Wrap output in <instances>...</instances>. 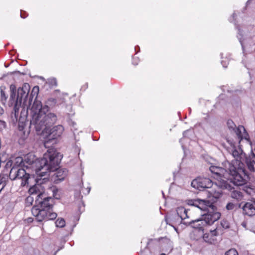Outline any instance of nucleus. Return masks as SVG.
I'll return each mask as SVG.
<instances>
[{"mask_svg":"<svg viewBox=\"0 0 255 255\" xmlns=\"http://www.w3.org/2000/svg\"><path fill=\"white\" fill-rule=\"evenodd\" d=\"M29 90V85L25 83L22 87H19L17 89L16 96V87L14 85H10L9 105V106L13 107V112L11 113V118L13 122L17 121L19 109L22 104L27 107L29 110L31 108L33 104H32V99L34 96H37L38 87H34L30 95L28 97Z\"/></svg>","mask_w":255,"mask_h":255,"instance_id":"nucleus-5","label":"nucleus"},{"mask_svg":"<svg viewBox=\"0 0 255 255\" xmlns=\"http://www.w3.org/2000/svg\"><path fill=\"white\" fill-rule=\"evenodd\" d=\"M6 96L5 94V93L2 90H1L0 91V99H1V101L4 103L5 101H6Z\"/></svg>","mask_w":255,"mask_h":255,"instance_id":"nucleus-27","label":"nucleus"},{"mask_svg":"<svg viewBox=\"0 0 255 255\" xmlns=\"http://www.w3.org/2000/svg\"><path fill=\"white\" fill-rule=\"evenodd\" d=\"M228 63H229L228 60H227L226 61L222 60V61H221V63H222L223 66L225 68H226L227 67Z\"/></svg>","mask_w":255,"mask_h":255,"instance_id":"nucleus-30","label":"nucleus"},{"mask_svg":"<svg viewBox=\"0 0 255 255\" xmlns=\"http://www.w3.org/2000/svg\"><path fill=\"white\" fill-rule=\"evenodd\" d=\"M243 213L249 216L255 215V200L246 203L243 206Z\"/></svg>","mask_w":255,"mask_h":255,"instance_id":"nucleus-13","label":"nucleus"},{"mask_svg":"<svg viewBox=\"0 0 255 255\" xmlns=\"http://www.w3.org/2000/svg\"><path fill=\"white\" fill-rule=\"evenodd\" d=\"M64 131V128L61 125H58L53 127L50 130L49 140L51 139H55L61 136Z\"/></svg>","mask_w":255,"mask_h":255,"instance_id":"nucleus-14","label":"nucleus"},{"mask_svg":"<svg viewBox=\"0 0 255 255\" xmlns=\"http://www.w3.org/2000/svg\"><path fill=\"white\" fill-rule=\"evenodd\" d=\"M50 191L52 192V196L55 199H59L60 195L58 194V190L55 187H52L50 189Z\"/></svg>","mask_w":255,"mask_h":255,"instance_id":"nucleus-21","label":"nucleus"},{"mask_svg":"<svg viewBox=\"0 0 255 255\" xmlns=\"http://www.w3.org/2000/svg\"><path fill=\"white\" fill-rule=\"evenodd\" d=\"M85 191L84 190V189H82V192H83L84 194H85V195H86V194H88L90 193V190H91V188H90V187H88L87 188H86V189H85Z\"/></svg>","mask_w":255,"mask_h":255,"instance_id":"nucleus-29","label":"nucleus"},{"mask_svg":"<svg viewBox=\"0 0 255 255\" xmlns=\"http://www.w3.org/2000/svg\"><path fill=\"white\" fill-rule=\"evenodd\" d=\"M235 207V204H233V203H229L226 205V208L228 210H233L234 209Z\"/></svg>","mask_w":255,"mask_h":255,"instance_id":"nucleus-28","label":"nucleus"},{"mask_svg":"<svg viewBox=\"0 0 255 255\" xmlns=\"http://www.w3.org/2000/svg\"><path fill=\"white\" fill-rule=\"evenodd\" d=\"M249 1H250V0H249L247 1V3L249 2Z\"/></svg>","mask_w":255,"mask_h":255,"instance_id":"nucleus-42","label":"nucleus"},{"mask_svg":"<svg viewBox=\"0 0 255 255\" xmlns=\"http://www.w3.org/2000/svg\"><path fill=\"white\" fill-rule=\"evenodd\" d=\"M225 255H239L238 253L236 250L234 249H231L228 251L226 253Z\"/></svg>","mask_w":255,"mask_h":255,"instance_id":"nucleus-25","label":"nucleus"},{"mask_svg":"<svg viewBox=\"0 0 255 255\" xmlns=\"http://www.w3.org/2000/svg\"><path fill=\"white\" fill-rule=\"evenodd\" d=\"M58 251H59V250H57V251H56V252H55V254L58 252Z\"/></svg>","mask_w":255,"mask_h":255,"instance_id":"nucleus-39","label":"nucleus"},{"mask_svg":"<svg viewBox=\"0 0 255 255\" xmlns=\"http://www.w3.org/2000/svg\"><path fill=\"white\" fill-rule=\"evenodd\" d=\"M227 124L228 128L230 131L236 133L239 143L244 139L246 140L248 142L251 143L250 136L244 126H239L237 127L233 121L231 120L227 121Z\"/></svg>","mask_w":255,"mask_h":255,"instance_id":"nucleus-9","label":"nucleus"},{"mask_svg":"<svg viewBox=\"0 0 255 255\" xmlns=\"http://www.w3.org/2000/svg\"><path fill=\"white\" fill-rule=\"evenodd\" d=\"M49 101L53 102L54 104H56L57 103L56 100L53 98L49 99Z\"/></svg>","mask_w":255,"mask_h":255,"instance_id":"nucleus-31","label":"nucleus"},{"mask_svg":"<svg viewBox=\"0 0 255 255\" xmlns=\"http://www.w3.org/2000/svg\"><path fill=\"white\" fill-rule=\"evenodd\" d=\"M39 186V185H34L32 187H31L29 189V193L32 195L37 194V190H38Z\"/></svg>","mask_w":255,"mask_h":255,"instance_id":"nucleus-23","label":"nucleus"},{"mask_svg":"<svg viewBox=\"0 0 255 255\" xmlns=\"http://www.w3.org/2000/svg\"><path fill=\"white\" fill-rule=\"evenodd\" d=\"M245 163L251 171H255V154L254 153H252L248 157L245 155Z\"/></svg>","mask_w":255,"mask_h":255,"instance_id":"nucleus-15","label":"nucleus"},{"mask_svg":"<svg viewBox=\"0 0 255 255\" xmlns=\"http://www.w3.org/2000/svg\"><path fill=\"white\" fill-rule=\"evenodd\" d=\"M48 109L47 106L42 107L41 102L37 100L36 98L30 109L31 119L29 126H28V121L27 120L25 112H21L18 122V130L22 131L23 135L28 134L29 128L32 127L37 132L47 130L57 121L56 115L48 112Z\"/></svg>","mask_w":255,"mask_h":255,"instance_id":"nucleus-1","label":"nucleus"},{"mask_svg":"<svg viewBox=\"0 0 255 255\" xmlns=\"http://www.w3.org/2000/svg\"><path fill=\"white\" fill-rule=\"evenodd\" d=\"M187 203L189 205L196 207L201 210H208L207 213L203 215L201 219L192 220L189 222H184V224H190L193 228L198 229L203 233L205 227L213 224L221 217V213L217 211L213 202L209 200L197 198L189 200Z\"/></svg>","mask_w":255,"mask_h":255,"instance_id":"nucleus-4","label":"nucleus"},{"mask_svg":"<svg viewBox=\"0 0 255 255\" xmlns=\"http://www.w3.org/2000/svg\"><path fill=\"white\" fill-rule=\"evenodd\" d=\"M9 178L12 180L19 179L21 180V185L24 186L29 183L30 174L19 167H13L9 172Z\"/></svg>","mask_w":255,"mask_h":255,"instance_id":"nucleus-8","label":"nucleus"},{"mask_svg":"<svg viewBox=\"0 0 255 255\" xmlns=\"http://www.w3.org/2000/svg\"><path fill=\"white\" fill-rule=\"evenodd\" d=\"M34 155L33 154H27L25 157V160L27 161V162L29 164L33 163L34 161Z\"/></svg>","mask_w":255,"mask_h":255,"instance_id":"nucleus-24","label":"nucleus"},{"mask_svg":"<svg viewBox=\"0 0 255 255\" xmlns=\"http://www.w3.org/2000/svg\"><path fill=\"white\" fill-rule=\"evenodd\" d=\"M62 157V155L53 149H48L43 157L36 163V174L37 176L42 177L50 172L56 171L53 175L55 177L54 181L57 183L63 180L67 175V170L58 169Z\"/></svg>","mask_w":255,"mask_h":255,"instance_id":"nucleus-3","label":"nucleus"},{"mask_svg":"<svg viewBox=\"0 0 255 255\" xmlns=\"http://www.w3.org/2000/svg\"><path fill=\"white\" fill-rule=\"evenodd\" d=\"M48 141H47L44 143V145L45 146H46V144L48 143Z\"/></svg>","mask_w":255,"mask_h":255,"instance_id":"nucleus-37","label":"nucleus"},{"mask_svg":"<svg viewBox=\"0 0 255 255\" xmlns=\"http://www.w3.org/2000/svg\"><path fill=\"white\" fill-rule=\"evenodd\" d=\"M187 212V210H186L183 207H179L177 208L176 209V214L172 217H170L169 218L166 219L167 224H169V219H172L174 218L177 219V221H176L177 223H181L182 221H184L187 218H188Z\"/></svg>","mask_w":255,"mask_h":255,"instance_id":"nucleus-11","label":"nucleus"},{"mask_svg":"<svg viewBox=\"0 0 255 255\" xmlns=\"http://www.w3.org/2000/svg\"><path fill=\"white\" fill-rule=\"evenodd\" d=\"M3 123V122H2L1 121H0V124H2Z\"/></svg>","mask_w":255,"mask_h":255,"instance_id":"nucleus-38","label":"nucleus"},{"mask_svg":"<svg viewBox=\"0 0 255 255\" xmlns=\"http://www.w3.org/2000/svg\"><path fill=\"white\" fill-rule=\"evenodd\" d=\"M58 251H59V250H57V251H56V252H55V254L58 252Z\"/></svg>","mask_w":255,"mask_h":255,"instance_id":"nucleus-40","label":"nucleus"},{"mask_svg":"<svg viewBox=\"0 0 255 255\" xmlns=\"http://www.w3.org/2000/svg\"><path fill=\"white\" fill-rule=\"evenodd\" d=\"M57 227L62 228L65 225V221L63 218H58L55 222Z\"/></svg>","mask_w":255,"mask_h":255,"instance_id":"nucleus-20","label":"nucleus"},{"mask_svg":"<svg viewBox=\"0 0 255 255\" xmlns=\"http://www.w3.org/2000/svg\"><path fill=\"white\" fill-rule=\"evenodd\" d=\"M43 194L40 192L36 197V202L40 206H33L31 209L32 215L38 222L53 220L56 218L57 215L51 211L53 207V199L51 197H44L42 200Z\"/></svg>","mask_w":255,"mask_h":255,"instance_id":"nucleus-6","label":"nucleus"},{"mask_svg":"<svg viewBox=\"0 0 255 255\" xmlns=\"http://www.w3.org/2000/svg\"><path fill=\"white\" fill-rule=\"evenodd\" d=\"M47 84L51 87H55L57 86V81L55 78H52L47 80Z\"/></svg>","mask_w":255,"mask_h":255,"instance_id":"nucleus-22","label":"nucleus"},{"mask_svg":"<svg viewBox=\"0 0 255 255\" xmlns=\"http://www.w3.org/2000/svg\"><path fill=\"white\" fill-rule=\"evenodd\" d=\"M227 162L224 163V168L212 165L209 169L210 171L214 175V177L218 180V181L214 184L215 186H218L223 189L231 190L233 188L232 185L228 183V181L222 179V177L227 179L229 176V170L225 167V164Z\"/></svg>","mask_w":255,"mask_h":255,"instance_id":"nucleus-7","label":"nucleus"},{"mask_svg":"<svg viewBox=\"0 0 255 255\" xmlns=\"http://www.w3.org/2000/svg\"><path fill=\"white\" fill-rule=\"evenodd\" d=\"M137 61H138V60H137ZM133 64L134 65H137V62H136V63H134V61H133Z\"/></svg>","mask_w":255,"mask_h":255,"instance_id":"nucleus-36","label":"nucleus"},{"mask_svg":"<svg viewBox=\"0 0 255 255\" xmlns=\"http://www.w3.org/2000/svg\"><path fill=\"white\" fill-rule=\"evenodd\" d=\"M242 225L243 227H246V223L245 222H243V223H242Z\"/></svg>","mask_w":255,"mask_h":255,"instance_id":"nucleus-35","label":"nucleus"},{"mask_svg":"<svg viewBox=\"0 0 255 255\" xmlns=\"http://www.w3.org/2000/svg\"><path fill=\"white\" fill-rule=\"evenodd\" d=\"M221 225L224 229H228L230 227L229 222L226 220H222L221 222Z\"/></svg>","mask_w":255,"mask_h":255,"instance_id":"nucleus-26","label":"nucleus"},{"mask_svg":"<svg viewBox=\"0 0 255 255\" xmlns=\"http://www.w3.org/2000/svg\"><path fill=\"white\" fill-rule=\"evenodd\" d=\"M209 193L213 198L216 199L219 198L221 195V190L213 191V190H211L209 191Z\"/></svg>","mask_w":255,"mask_h":255,"instance_id":"nucleus-18","label":"nucleus"},{"mask_svg":"<svg viewBox=\"0 0 255 255\" xmlns=\"http://www.w3.org/2000/svg\"><path fill=\"white\" fill-rule=\"evenodd\" d=\"M213 185L214 184L211 179L205 177H198L193 180L191 182V186L193 188L199 190H202L205 188H211Z\"/></svg>","mask_w":255,"mask_h":255,"instance_id":"nucleus-10","label":"nucleus"},{"mask_svg":"<svg viewBox=\"0 0 255 255\" xmlns=\"http://www.w3.org/2000/svg\"><path fill=\"white\" fill-rule=\"evenodd\" d=\"M228 141L231 146L228 151L234 159L231 162H227L225 164V167L229 170L227 179L236 186H243L247 182L248 179L245 165V153L240 147H236L235 143Z\"/></svg>","mask_w":255,"mask_h":255,"instance_id":"nucleus-2","label":"nucleus"},{"mask_svg":"<svg viewBox=\"0 0 255 255\" xmlns=\"http://www.w3.org/2000/svg\"><path fill=\"white\" fill-rule=\"evenodd\" d=\"M237 28H238V30L237 37H238V39L239 40L240 42L241 43L243 48H244V46L243 45V40H244L243 31L242 30H241L238 26H237Z\"/></svg>","mask_w":255,"mask_h":255,"instance_id":"nucleus-19","label":"nucleus"},{"mask_svg":"<svg viewBox=\"0 0 255 255\" xmlns=\"http://www.w3.org/2000/svg\"><path fill=\"white\" fill-rule=\"evenodd\" d=\"M32 221H33V219L32 218H28L27 219V221L28 222H31Z\"/></svg>","mask_w":255,"mask_h":255,"instance_id":"nucleus-33","label":"nucleus"},{"mask_svg":"<svg viewBox=\"0 0 255 255\" xmlns=\"http://www.w3.org/2000/svg\"><path fill=\"white\" fill-rule=\"evenodd\" d=\"M236 16V14L235 13H234L232 15V18H230L229 19L230 22H233V20L234 19L235 17Z\"/></svg>","mask_w":255,"mask_h":255,"instance_id":"nucleus-32","label":"nucleus"},{"mask_svg":"<svg viewBox=\"0 0 255 255\" xmlns=\"http://www.w3.org/2000/svg\"><path fill=\"white\" fill-rule=\"evenodd\" d=\"M9 178L7 175L4 174H0V192L3 189L7 182Z\"/></svg>","mask_w":255,"mask_h":255,"instance_id":"nucleus-16","label":"nucleus"},{"mask_svg":"<svg viewBox=\"0 0 255 255\" xmlns=\"http://www.w3.org/2000/svg\"><path fill=\"white\" fill-rule=\"evenodd\" d=\"M20 15H21V17H23L21 13Z\"/></svg>","mask_w":255,"mask_h":255,"instance_id":"nucleus-41","label":"nucleus"},{"mask_svg":"<svg viewBox=\"0 0 255 255\" xmlns=\"http://www.w3.org/2000/svg\"><path fill=\"white\" fill-rule=\"evenodd\" d=\"M217 229L211 230L210 233H204L202 235L204 241L210 244H215L217 242L216 237L218 236Z\"/></svg>","mask_w":255,"mask_h":255,"instance_id":"nucleus-12","label":"nucleus"},{"mask_svg":"<svg viewBox=\"0 0 255 255\" xmlns=\"http://www.w3.org/2000/svg\"><path fill=\"white\" fill-rule=\"evenodd\" d=\"M188 131H189L188 130L185 131L183 132V136H186V133H187Z\"/></svg>","mask_w":255,"mask_h":255,"instance_id":"nucleus-34","label":"nucleus"},{"mask_svg":"<svg viewBox=\"0 0 255 255\" xmlns=\"http://www.w3.org/2000/svg\"><path fill=\"white\" fill-rule=\"evenodd\" d=\"M232 198L235 199L237 200H241L243 199V195L242 192L238 190H233L231 192V195Z\"/></svg>","mask_w":255,"mask_h":255,"instance_id":"nucleus-17","label":"nucleus"}]
</instances>
